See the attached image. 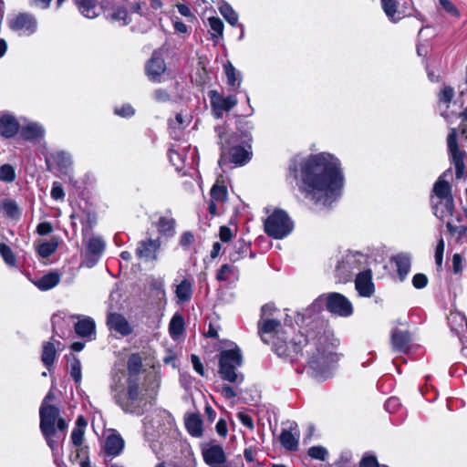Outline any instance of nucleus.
Listing matches in <instances>:
<instances>
[{
    "instance_id": "obj_32",
    "label": "nucleus",
    "mask_w": 467,
    "mask_h": 467,
    "mask_svg": "<svg viewBox=\"0 0 467 467\" xmlns=\"http://www.w3.org/2000/svg\"><path fill=\"white\" fill-rule=\"evenodd\" d=\"M410 335L408 331L396 329L391 336V344L395 351L406 352L410 348Z\"/></svg>"
},
{
    "instance_id": "obj_1",
    "label": "nucleus",
    "mask_w": 467,
    "mask_h": 467,
    "mask_svg": "<svg viewBox=\"0 0 467 467\" xmlns=\"http://www.w3.org/2000/svg\"><path fill=\"white\" fill-rule=\"evenodd\" d=\"M275 310L274 305L266 304L261 308V318L258 321V333L262 340L269 344L272 342L273 349L277 356L288 358L294 361L298 355L303 352L309 356L308 373L318 381L329 379L332 375V364L336 361L334 349L336 344L330 339V335L327 333L320 322L313 319L306 324L308 328L305 332L298 331L288 342L286 335L293 328L282 329L281 323L270 318L272 311Z\"/></svg>"
},
{
    "instance_id": "obj_7",
    "label": "nucleus",
    "mask_w": 467,
    "mask_h": 467,
    "mask_svg": "<svg viewBox=\"0 0 467 467\" xmlns=\"http://www.w3.org/2000/svg\"><path fill=\"white\" fill-rule=\"evenodd\" d=\"M368 265V256L360 252L347 251L341 254L335 267V277L339 283H348Z\"/></svg>"
},
{
    "instance_id": "obj_4",
    "label": "nucleus",
    "mask_w": 467,
    "mask_h": 467,
    "mask_svg": "<svg viewBox=\"0 0 467 467\" xmlns=\"http://www.w3.org/2000/svg\"><path fill=\"white\" fill-rule=\"evenodd\" d=\"M39 418L41 433L56 458L59 454V444L66 437L68 424L60 417V410L46 401H43L40 406Z\"/></svg>"
},
{
    "instance_id": "obj_27",
    "label": "nucleus",
    "mask_w": 467,
    "mask_h": 467,
    "mask_svg": "<svg viewBox=\"0 0 467 467\" xmlns=\"http://www.w3.org/2000/svg\"><path fill=\"white\" fill-rule=\"evenodd\" d=\"M380 2L385 15L392 23H398L403 17L410 16L406 15L403 10H398V2L396 0H381Z\"/></svg>"
},
{
    "instance_id": "obj_20",
    "label": "nucleus",
    "mask_w": 467,
    "mask_h": 467,
    "mask_svg": "<svg viewBox=\"0 0 467 467\" xmlns=\"http://www.w3.org/2000/svg\"><path fill=\"white\" fill-rule=\"evenodd\" d=\"M72 317L78 319L74 328L78 337L87 340L95 338L96 324L92 317L82 315H74Z\"/></svg>"
},
{
    "instance_id": "obj_51",
    "label": "nucleus",
    "mask_w": 467,
    "mask_h": 467,
    "mask_svg": "<svg viewBox=\"0 0 467 467\" xmlns=\"http://www.w3.org/2000/svg\"><path fill=\"white\" fill-rule=\"evenodd\" d=\"M111 19L119 22L121 26H126L130 22L128 10L125 7H117L114 9Z\"/></svg>"
},
{
    "instance_id": "obj_38",
    "label": "nucleus",
    "mask_w": 467,
    "mask_h": 467,
    "mask_svg": "<svg viewBox=\"0 0 467 467\" xmlns=\"http://www.w3.org/2000/svg\"><path fill=\"white\" fill-rule=\"evenodd\" d=\"M224 73L227 78V84L232 90H237L242 83V75L231 62L223 65Z\"/></svg>"
},
{
    "instance_id": "obj_54",
    "label": "nucleus",
    "mask_w": 467,
    "mask_h": 467,
    "mask_svg": "<svg viewBox=\"0 0 467 467\" xmlns=\"http://www.w3.org/2000/svg\"><path fill=\"white\" fill-rule=\"evenodd\" d=\"M16 177L15 168L10 164L2 165V182H12Z\"/></svg>"
},
{
    "instance_id": "obj_35",
    "label": "nucleus",
    "mask_w": 467,
    "mask_h": 467,
    "mask_svg": "<svg viewBox=\"0 0 467 467\" xmlns=\"http://www.w3.org/2000/svg\"><path fill=\"white\" fill-rule=\"evenodd\" d=\"M60 282V275L57 272H50L38 279L33 281V284L40 290L47 291L54 288Z\"/></svg>"
},
{
    "instance_id": "obj_6",
    "label": "nucleus",
    "mask_w": 467,
    "mask_h": 467,
    "mask_svg": "<svg viewBox=\"0 0 467 467\" xmlns=\"http://www.w3.org/2000/svg\"><path fill=\"white\" fill-rule=\"evenodd\" d=\"M215 132L218 135L222 158L228 154L230 161L236 165H244L250 161L251 148H248L246 144H241L235 135H229L225 127H215Z\"/></svg>"
},
{
    "instance_id": "obj_64",
    "label": "nucleus",
    "mask_w": 467,
    "mask_h": 467,
    "mask_svg": "<svg viewBox=\"0 0 467 467\" xmlns=\"http://www.w3.org/2000/svg\"><path fill=\"white\" fill-rule=\"evenodd\" d=\"M439 3L448 14L454 16H459L456 6L450 0H439Z\"/></svg>"
},
{
    "instance_id": "obj_62",
    "label": "nucleus",
    "mask_w": 467,
    "mask_h": 467,
    "mask_svg": "<svg viewBox=\"0 0 467 467\" xmlns=\"http://www.w3.org/2000/svg\"><path fill=\"white\" fill-rule=\"evenodd\" d=\"M84 431L80 429H73L71 432V441L75 446H80L83 443L84 440Z\"/></svg>"
},
{
    "instance_id": "obj_39",
    "label": "nucleus",
    "mask_w": 467,
    "mask_h": 467,
    "mask_svg": "<svg viewBox=\"0 0 467 467\" xmlns=\"http://www.w3.org/2000/svg\"><path fill=\"white\" fill-rule=\"evenodd\" d=\"M57 348L53 342H45L43 345L41 360L48 371L53 368L57 358Z\"/></svg>"
},
{
    "instance_id": "obj_37",
    "label": "nucleus",
    "mask_w": 467,
    "mask_h": 467,
    "mask_svg": "<svg viewBox=\"0 0 467 467\" xmlns=\"http://www.w3.org/2000/svg\"><path fill=\"white\" fill-rule=\"evenodd\" d=\"M175 225V219L168 216H161L156 223V227L159 234L166 238L174 236Z\"/></svg>"
},
{
    "instance_id": "obj_21",
    "label": "nucleus",
    "mask_w": 467,
    "mask_h": 467,
    "mask_svg": "<svg viewBox=\"0 0 467 467\" xmlns=\"http://www.w3.org/2000/svg\"><path fill=\"white\" fill-rule=\"evenodd\" d=\"M434 215L441 221H448L455 217L456 214H462L454 209V201L451 199L431 201Z\"/></svg>"
},
{
    "instance_id": "obj_17",
    "label": "nucleus",
    "mask_w": 467,
    "mask_h": 467,
    "mask_svg": "<svg viewBox=\"0 0 467 467\" xmlns=\"http://www.w3.org/2000/svg\"><path fill=\"white\" fill-rule=\"evenodd\" d=\"M202 454L203 461L210 467H224L226 455L221 445L212 443L202 445Z\"/></svg>"
},
{
    "instance_id": "obj_5",
    "label": "nucleus",
    "mask_w": 467,
    "mask_h": 467,
    "mask_svg": "<svg viewBox=\"0 0 467 467\" xmlns=\"http://www.w3.org/2000/svg\"><path fill=\"white\" fill-rule=\"evenodd\" d=\"M327 309L330 314L341 317H348L353 314V305L350 300L340 293L331 292L317 296L302 314V322L311 319Z\"/></svg>"
},
{
    "instance_id": "obj_23",
    "label": "nucleus",
    "mask_w": 467,
    "mask_h": 467,
    "mask_svg": "<svg viewBox=\"0 0 467 467\" xmlns=\"http://www.w3.org/2000/svg\"><path fill=\"white\" fill-rule=\"evenodd\" d=\"M166 70V65L163 58L158 52H153L150 59L146 66L148 78L153 82H160L161 76Z\"/></svg>"
},
{
    "instance_id": "obj_45",
    "label": "nucleus",
    "mask_w": 467,
    "mask_h": 467,
    "mask_svg": "<svg viewBox=\"0 0 467 467\" xmlns=\"http://www.w3.org/2000/svg\"><path fill=\"white\" fill-rule=\"evenodd\" d=\"M219 11L231 26H238V15L228 3L222 2L219 5Z\"/></svg>"
},
{
    "instance_id": "obj_42",
    "label": "nucleus",
    "mask_w": 467,
    "mask_h": 467,
    "mask_svg": "<svg viewBox=\"0 0 467 467\" xmlns=\"http://www.w3.org/2000/svg\"><path fill=\"white\" fill-rule=\"evenodd\" d=\"M280 443L287 451H296L298 448V436L294 435L290 431L283 430L280 434Z\"/></svg>"
},
{
    "instance_id": "obj_47",
    "label": "nucleus",
    "mask_w": 467,
    "mask_h": 467,
    "mask_svg": "<svg viewBox=\"0 0 467 467\" xmlns=\"http://www.w3.org/2000/svg\"><path fill=\"white\" fill-rule=\"evenodd\" d=\"M58 246V242L56 239L42 243L37 247V253L42 258H47L53 254Z\"/></svg>"
},
{
    "instance_id": "obj_14",
    "label": "nucleus",
    "mask_w": 467,
    "mask_h": 467,
    "mask_svg": "<svg viewBox=\"0 0 467 467\" xmlns=\"http://www.w3.org/2000/svg\"><path fill=\"white\" fill-rule=\"evenodd\" d=\"M209 98L211 100L213 115L217 119L222 118L224 112L230 111L238 103L235 95L223 97L216 90H211L209 92Z\"/></svg>"
},
{
    "instance_id": "obj_60",
    "label": "nucleus",
    "mask_w": 467,
    "mask_h": 467,
    "mask_svg": "<svg viewBox=\"0 0 467 467\" xmlns=\"http://www.w3.org/2000/svg\"><path fill=\"white\" fill-rule=\"evenodd\" d=\"M50 195L52 199L57 201V200H63L65 197V192L63 190V187L59 182H55L52 185Z\"/></svg>"
},
{
    "instance_id": "obj_31",
    "label": "nucleus",
    "mask_w": 467,
    "mask_h": 467,
    "mask_svg": "<svg viewBox=\"0 0 467 467\" xmlns=\"http://www.w3.org/2000/svg\"><path fill=\"white\" fill-rule=\"evenodd\" d=\"M49 159L57 167L59 171L64 174H67L72 166L71 155L64 150L51 153Z\"/></svg>"
},
{
    "instance_id": "obj_34",
    "label": "nucleus",
    "mask_w": 467,
    "mask_h": 467,
    "mask_svg": "<svg viewBox=\"0 0 467 467\" xmlns=\"http://www.w3.org/2000/svg\"><path fill=\"white\" fill-rule=\"evenodd\" d=\"M79 13L87 18L92 19L99 15L97 0H74Z\"/></svg>"
},
{
    "instance_id": "obj_41",
    "label": "nucleus",
    "mask_w": 467,
    "mask_h": 467,
    "mask_svg": "<svg viewBox=\"0 0 467 467\" xmlns=\"http://www.w3.org/2000/svg\"><path fill=\"white\" fill-rule=\"evenodd\" d=\"M400 280H403L410 270L411 257L408 254H400L394 257Z\"/></svg>"
},
{
    "instance_id": "obj_61",
    "label": "nucleus",
    "mask_w": 467,
    "mask_h": 467,
    "mask_svg": "<svg viewBox=\"0 0 467 467\" xmlns=\"http://www.w3.org/2000/svg\"><path fill=\"white\" fill-rule=\"evenodd\" d=\"M428 278L423 274H416L412 278V285L417 289H421L427 285Z\"/></svg>"
},
{
    "instance_id": "obj_9",
    "label": "nucleus",
    "mask_w": 467,
    "mask_h": 467,
    "mask_svg": "<svg viewBox=\"0 0 467 467\" xmlns=\"http://www.w3.org/2000/svg\"><path fill=\"white\" fill-rule=\"evenodd\" d=\"M243 364V357L238 348L223 350L219 358V374L228 382L239 385L244 381V375L237 371Z\"/></svg>"
},
{
    "instance_id": "obj_40",
    "label": "nucleus",
    "mask_w": 467,
    "mask_h": 467,
    "mask_svg": "<svg viewBox=\"0 0 467 467\" xmlns=\"http://www.w3.org/2000/svg\"><path fill=\"white\" fill-rule=\"evenodd\" d=\"M2 211L11 221L17 222L22 215V210L15 200L5 199L2 201Z\"/></svg>"
},
{
    "instance_id": "obj_49",
    "label": "nucleus",
    "mask_w": 467,
    "mask_h": 467,
    "mask_svg": "<svg viewBox=\"0 0 467 467\" xmlns=\"http://www.w3.org/2000/svg\"><path fill=\"white\" fill-rule=\"evenodd\" d=\"M227 198V189L224 185L214 184L211 189V199L223 202Z\"/></svg>"
},
{
    "instance_id": "obj_44",
    "label": "nucleus",
    "mask_w": 467,
    "mask_h": 467,
    "mask_svg": "<svg viewBox=\"0 0 467 467\" xmlns=\"http://www.w3.org/2000/svg\"><path fill=\"white\" fill-rule=\"evenodd\" d=\"M184 330V318L181 314H175L169 325V332L172 338L178 337Z\"/></svg>"
},
{
    "instance_id": "obj_2",
    "label": "nucleus",
    "mask_w": 467,
    "mask_h": 467,
    "mask_svg": "<svg viewBox=\"0 0 467 467\" xmlns=\"http://www.w3.org/2000/svg\"><path fill=\"white\" fill-rule=\"evenodd\" d=\"M298 187L317 205L331 206L340 198L344 187L339 160L327 152L305 158L299 164Z\"/></svg>"
},
{
    "instance_id": "obj_36",
    "label": "nucleus",
    "mask_w": 467,
    "mask_h": 467,
    "mask_svg": "<svg viewBox=\"0 0 467 467\" xmlns=\"http://www.w3.org/2000/svg\"><path fill=\"white\" fill-rule=\"evenodd\" d=\"M218 281L234 283L239 279V270L233 265L224 264L217 271Z\"/></svg>"
},
{
    "instance_id": "obj_8",
    "label": "nucleus",
    "mask_w": 467,
    "mask_h": 467,
    "mask_svg": "<svg viewBox=\"0 0 467 467\" xmlns=\"http://www.w3.org/2000/svg\"><path fill=\"white\" fill-rule=\"evenodd\" d=\"M144 436L153 442L173 431L174 420L166 410H156L143 420Z\"/></svg>"
},
{
    "instance_id": "obj_57",
    "label": "nucleus",
    "mask_w": 467,
    "mask_h": 467,
    "mask_svg": "<svg viewBox=\"0 0 467 467\" xmlns=\"http://www.w3.org/2000/svg\"><path fill=\"white\" fill-rule=\"evenodd\" d=\"M115 114L123 118H130L134 115L135 110L130 104H125L120 107H117L114 109Z\"/></svg>"
},
{
    "instance_id": "obj_30",
    "label": "nucleus",
    "mask_w": 467,
    "mask_h": 467,
    "mask_svg": "<svg viewBox=\"0 0 467 467\" xmlns=\"http://www.w3.org/2000/svg\"><path fill=\"white\" fill-rule=\"evenodd\" d=\"M20 137L25 140H35L45 135L44 127L37 122H30L20 127Z\"/></svg>"
},
{
    "instance_id": "obj_52",
    "label": "nucleus",
    "mask_w": 467,
    "mask_h": 467,
    "mask_svg": "<svg viewBox=\"0 0 467 467\" xmlns=\"http://www.w3.org/2000/svg\"><path fill=\"white\" fill-rule=\"evenodd\" d=\"M70 376L73 378L76 383H79L81 381V363L80 360L77 358H74L70 363Z\"/></svg>"
},
{
    "instance_id": "obj_56",
    "label": "nucleus",
    "mask_w": 467,
    "mask_h": 467,
    "mask_svg": "<svg viewBox=\"0 0 467 467\" xmlns=\"http://www.w3.org/2000/svg\"><path fill=\"white\" fill-rule=\"evenodd\" d=\"M454 96V90L450 86H444L439 94V101L449 104Z\"/></svg>"
},
{
    "instance_id": "obj_53",
    "label": "nucleus",
    "mask_w": 467,
    "mask_h": 467,
    "mask_svg": "<svg viewBox=\"0 0 467 467\" xmlns=\"http://www.w3.org/2000/svg\"><path fill=\"white\" fill-rule=\"evenodd\" d=\"M194 234L190 231H186L182 234L179 240V244L183 250H189L191 245L194 243Z\"/></svg>"
},
{
    "instance_id": "obj_59",
    "label": "nucleus",
    "mask_w": 467,
    "mask_h": 467,
    "mask_svg": "<svg viewBox=\"0 0 467 467\" xmlns=\"http://www.w3.org/2000/svg\"><path fill=\"white\" fill-rule=\"evenodd\" d=\"M400 407V401L396 397L389 398L385 402V409L389 413H395Z\"/></svg>"
},
{
    "instance_id": "obj_24",
    "label": "nucleus",
    "mask_w": 467,
    "mask_h": 467,
    "mask_svg": "<svg viewBox=\"0 0 467 467\" xmlns=\"http://www.w3.org/2000/svg\"><path fill=\"white\" fill-rule=\"evenodd\" d=\"M107 325L110 330H114L123 337L130 335L133 331L129 321L122 315L118 313H110L108 316Z\"/></svg>"
},
{
    "instance_id": "obj_55",
    "label": "nucleus",
    "mask_w": 467,
    "mask_h": 467,
    "mask_svg": "<svg viewBox=\"0 0 467 467\" xmlns=\"http://www.w3.org/2000/svg\"><path fill=\"white\" fill-rule=\"evenodd\" d=\"M443 253H444V240L441 235H440L438 239V243L435 249V263L438 267H441L443 261Z\"/></svg>"
},
{
    "instance_id": "obj_3",
    "label": "nucleus",
    "mask_w": 467,
    "mask_h": 467,
    "mask_svg": "<svg viewBox=\"0 0 467 467\" xmlns=\"http://www.w3.org/2000/svg\"><path fill=\"white\" fill-rule=\"evenodd\" d=\"M142 358L132 353L126 369L114 368L110 393L116 404L125 412L142 415L157 395L161 379L154 374L149 380L142 375Z\"/></svg>"
},
{
    "instance_id": "obj_13",
    "label": "nucleus",
    "mask_w": 467,
    "mask_h": 467,
    "mask_svg": "<svg viewBox=\"0 0 467 467\" xmlns=\"http://www.w3.org/2000/svg\"><path fill=\"white\" fill-rule=\"evenodd\" d=\"M12 30L18 32L19 35L31 36L37 30V20L36 16L29 13H20L8 21Z\"/></svg>"
},
{
    "instance_id": "obj_10",
    "label": "nucleus",
    "mask_w": 467,
    "mask_h": 467,
    "mask_svg": "<svg viewBox=\"0 0 467 467\" xmlns=\"http://www.w3.org/2000/svg\"><path fill=\"white\" fill-rule=\"evenodd\" d=\"M294 224L288 214L283 210H275L265 222V233L275 238L282 239L293 230Z\"/></svg>"
},
{
    "instance_id": "obj_19",
    "label": "nucleus",
    "mask_w": 467,
    "mask_h": 467,
    "mask_svg": "<svg viewBox=\"0 0 467 467\" xmlns=\"http://www.w3.org/2000/svg\"><path fill=\"white\" fill-rule=\"evenodd\" d=\"M355 288L362 297L372 296L375 292V286L372 282V272L370 269H363L357 274Z\"/></svg>"
},
{
    "instance_id": "obj_33",
    "label": "nucleus",
    "mask_w": 467,
    "mask_h": 467,
    "mask_svg": "<svg viewBox=\"0 0 467 467\" xmlns=\"http://www.w3.org/2000/svg\"><path fill=\"white\" fill-rule=\"evenodd\" d=\"M254 129L252 121L240 119L237 123V133L235 135L241 144H246L248 148H251L252 134L251 131Z\"/></svg>"
},
{
    "instance_id": "obj_28",
    "label": "nucleus",
    "mask_w": 467,
    "mask_h": 467,
    "mask_svg": "<svg viewBox=\"0 0 467 467\" xmlns=\"http://www.w3.org/2000/svg\"><path fill=\"white\" fill-rule=\"evenodd\" d=\"M124 449V441L119 434L109 435L105 441L104 451L108 456L116 457Z\"/></svg>"
},
{
    "instance_id": "obj_16",
    "label": "nucleus",
    "mask_w": 467,
    "mask_h": 467,
    "mask_svg": "<svg viewBox=\"0 0 467 467\" xmlns=\"http://www.w3.org/2000/svg\"><path fill=\"white\" fill-rule=\"evenodd\" d=\"M161 242L160 238L146 239L138 243L135 254L138 259L144 262H152L158 259V251L161 248Z\"/></svg>"
},
{
    "instance_id": "obj_46",
    "label": "nucleus",
    "mask_w": 467,
    "mask_h": 467,
    "mask_svg": "<svg viewBox=\"0 0 467 467\" xmlns=\"http://www.w3.org/2000/svg\"><path fill=\"white\" fill-rule=\"evenodd\" d=\"M209 26L211 27L212 39L216 43L219 38L223 35V23L219 17L212 16L208 18Z\"/></svg>"
},
{
    "instance_id": "obj_58",
    "label": "nucleus",
    "mask_w": 467,
    "mask_h": 467,
    "mask_svg": "<svg viewBox=\"0 0 467 467\" xmlns=\"http://www.w3.org/2000/svg\"><path fill=\"white\" fill-rule=\"evenodd\" d=\"M237 418L240 420V422L244 426L247 427L249 430L253 431L254 429V420H253L252 417L249 414H247L246 412L239 411L237 413Z\"/></svg>"
},
{
    "instance_id": "obj_29",
    "label": "nucleus",
    "mask_w": 467,
    "mask_h": 467,
    "mask_svg": "<svg viewBox=\"0 0 467 467\" xmlns=\"http://www.w3.org/2000/svg\"><path fill=\"white\" fill-rule=\"evenodd\" d=\"M251 244L245 242L244 239L237 240L232 250L229 252V259L231 262L235 263L244 258L248 252H250V257L254 258L255 254L250 251Z\"/></svg>"
},
{
    "instance_id": "obj_15",
    "label": "nucleus",
    "mask_w": 467,
    "mask_h": 467,
    "mask_svg": "<svg viewBox=\"0 0 467 467\" xmlns=\"http://www.w3.org/2000/svg\"><path fill=\"white\" fill-rule=\"evenodd\" d=\"M450 234L455 238L459 244H467V211L462 214H456L446 222Z\"/></svg>"
},
{
    "instance_id": "obj_63",
    "label": "nucleus",
    "mask_w": 467,
    "mask_h": 467,
    "mask_svg": "<svg viewBox=\"0 0 467 467\" xmlns=\"http://www.w3.org/2000/svg\"><path fill=\"white\" fill-rule=\"evenodd\" d=\"M359 467H379V463L375 456L366 455L361 459Z\"/></svg>"
},
{
    "instance_id": "obj_43",
    "label": "nucleus",
    "mask_w": 467,
    "mask_h": 467,
    "mask_svg": "<svg viewBox=\"0 0 467 467\" xmlns=\"http://www.w3.org/2000/svg\"><path fill=\"white\" fill-rule=\"evenodd\" d=\"M185 426L193 437H200L202 433V422L198 415L192 414L186 419Z\"/></svg>"
},
{
    "instance_id": "obj_12",
    "label": "nucleus",
    "mask_w": 467,
    "mask_h": 467,
    "mask_svg": "<svg viewBox=\"0 0 467 467\" xmlns=\"http://www.w3.org/2000/svg\"><path fill=\"white\" fill-rule=\"evenodd\" d=\"M197 149H192L190 145H172L169 150L171 162L179 171L185 164H192L195 161Z\"/></svg>"
},
{
    "instance_id": "obj_18",
    "label": "nucleus",
    "mask_w": 467,
    "mask_h": 467,
    "mask_svg": "<svg viewBox=\"0 0 467 467\" xmlns=\"http://www.w3.org/2000/svg\"><path fill=\"white\" fill-rule=\"evenodd\" d=\"M451 170L448 169L438 178L433 185L431 201L453 198L451 194V186L448 182V179L451 178Z\"/></svg>"
},
{
    "instance_id": "obj_50",
    "label": "nucleus",
    "mask_w": 467,
    "mask_h": 467,
    "mask_svg": "<svg viewBox=\"0 0 467 467\" xmlns=\"http://www.w3.org/2000/svg\"><path fill=\"white\" fill-rule=\"evenodd\" d=\"M307 454L312 459L325 462L327 459L328 451L323 446H312L308 449Z\"/></svg>"
},
{
    "instance_id": "obj_26",
    "label": "nucleus",
    "mask_w": 467,
    "mask_h": 467,
    "mask_svg": "<svg viewBox=\"0 0 467 467\" xmlns=\"http://www.w3.org/2000/svg\"><path fill=\"white\" fill-rule=\"evenodd\" d=\"M194 281L192 277H185L176 285L175 295L180 303H186L192 299Z\"/></svg>"
},
{
    "instance_id": "obj_11",
    "label": "nucleus",
    "mask_w": 467,
    "mask_h": 467,
    "mask_svg": "<svg viewBox=\"0 0 467 467\" xmlns=\"http://www.w3.org/2000/svg\"><path fill=\"white\" fill-rule=\"evenodd\" d=\"M447 145L451 161L455 166L456 177L461 179L465 176L464 158L466 154L459 149L456 129L451 130L447 138Z\"/></svg>"
},
{
    "instance_id": "obj_48",
    "label": "nucleus",
    "mask_w": 467,
    "mask_h": 467,
    "mask_svg": "<svg viewBox=\"0 0 467 467\" xmlns=\"http://www.w3.org/2000/svg\"><path fill=\"white\" fill-rule=\"evenodd\" d=\"M2 258L8 266L18 269L15 254L10 249V247L5 244H2Z\"/></svg>"
},
{
    "instance_id": "obj_25",
    "label": "nucleus",
    "mask_w": 467,
    "mask_h": 467,
    "mask_svg": "<svg viewBox=\"0 0 467 467\" xmlns=\"http://www.w3.org/2000/svg\"><path fill=\"white\" fill-rule=\"evenodd\" d=\"M20 123L16 117L8 112H2V137L12 138L19 132Z\"/></svg>"
},
{
    "instance_id": "obj_22",
    "label": "nucleus",
    "mask_w": 467,
    "mask_h": 467,
    "mask_svg": "<svg viewBox=\"0 0 467 467\" xmlns=\"http://www.w3.org/2000/svg\"><path fill=\"white\" fill-rule=\"evenodd\" d=\"M106 244L102 238L95 236L87 244L86 265L88 267L95 265L105 250Z\"/></svg>"
}]
</instances>
